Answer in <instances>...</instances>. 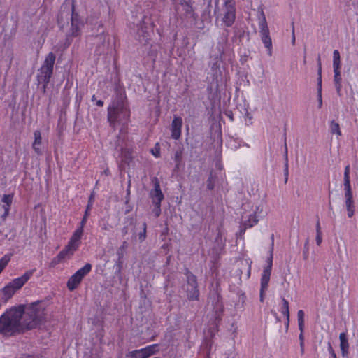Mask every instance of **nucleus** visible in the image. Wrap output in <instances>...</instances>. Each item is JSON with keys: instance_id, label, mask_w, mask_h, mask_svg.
Segmentation results:
<instances>
[{"instance_id": "obj_1", "label": "nucleus", "mask_w": 358, "mask_h": 358, "mask_svg": "<svg viewBox=\"0 0 358 358\" xmlns=\"http://www.w3.org/2000/svg\"><path fill=\"white\" fill-rule=\"evenodd\" d=\"M44 311L39 302L9 309L0 317V334L12 336L36 328L44 320Z\"/></svg>"}, {"instance_id": "obj_2", "label": "nucleus", "mask_w": 358, "mask_h": 358, "mask_svg": "<svg viewBox=\"0 0 358 358\" xmlns=\"http://www.w3.org/2000/svg\"><path fill=\"white\" fill-rule=\"evenodd\" d=\"M130 117V111L124 98L120 95L117 96L108 108V120L113 128L116 123H126Z\"/></svg>"}, {"instance_id": "obj_3", "label": "nucleus", "mask_w": 358, "mask_h": 358, "mask_svg": "<svg viewBox=\"0 0 358 358\" xmlns=\"http://www.w3.org/2000/svg\"><path fill=\"white\" fill-rule=\"evenodd\" d=\"M55 59V55L50 52L45 57L43 64L38 71L37 80L39 83L43 84V92H45L47 85L52 76Z\"/></svg>"}, {"instance_id": "obj_4", "label": "nucleus", "mask_w": 358, "mask_h": 358, "mask_svg": "<svg viewBox=\"0 0 358 358\" xmlns=\"http://www.w3.org/2000/svg\"><path fill=\"white\" fill-rule=\"evenodd\" d=\"M83 228L84 227H82V225L80 224L79 228L77 229L73 232L68 244L57 255V258L58 259L59 261H61L66 258H70L73 255V253L78 250L80 244V239L83 236Z\"/></svg>"}, {"instance_id": "obj_5", "label": "nucleus", "mask_w": 358, "mask_h": 358, "mask_svg": "<svg viewBox=\"0 0 358 358\" xmlns=\"http://www.w3.org/2000/svg\"><path fill=\"white\" fill-rule=\"evenodd\" d=\"M226 43L227 41L222 40L213 45L210 50L209 66L213 71H217L220 67Z\"/></svg>"}, {"instance_id": "obj_6", "label": "nucleus", "mask_w": 358, "mask_h": 358, "mask_svg": "<svg viewBox=\"0 0 358 358\" xmlns=\"http://www.w3.org/2000/svg\"><path fill=\"white\" fill-rule=\"evenodd\" d=\"M92 270V265L90 263L86 264L83 267L78 270L68 280L67 287L70 291L74 290L82 281L83 278L87 275Z\"/></svg>"}, {"instance_id": "obj_7", "label": "nucleus", "mask_w": 358, "mask_h": 358, "mask_svg": "<svg viewBox=\"0 0 358 358\" xmlns=\"http://www.w3.org/2000/svg\"><path fill=\"white\" fill-rule=\"evenodd\" d=\"M157 346V344H154L142 349L131 351L126 355V358H148L158 351Z\"/></svg>"}, {"instance_id": "obj_8", "label": "nucleus", "mask_w": 358, "mask_h": 358, "mask_svg": "<svg viewBox=\"0 0 358 358\" xmlns=\"http://www.w3.org/2000/svg\"><path fill=\"white\" fill-rule=\"evenodd\" d=\"M224 8L222 21L224 26L230 27L235 20V8L233 2L231 0H225Z\"/></svg>"}, {"instance_id": "obj_9", "label": "nucleus", "mask_w": 358, "mask_h": 358, "mask_svg": "<svg viewBox=\"0 0 358 358\" xmlns=\"http://www.w3.org/2000/svg\"><path fill=\"white\" fill-rule=\"evenodd\" d=\"M187 297L190 300H196L199 298V292L197 289V282L196 277L192 274H188L187 277Z\"/></svg>"}, {"instance_id": "obj_10", "label": "nucleus", "mask_w": 358, "mask_h": 358, "mask_svg": "<svg viewBox=\"0 0 358 358\" xmlns=\"http://www.w3.org/2000/svg\"><path fill=\"white\" fill-rule=\"evenodd\" d=\"M150 27L148 26V23L145 22V18L143 19L141 24L138 25L137 31V39L140 43L146 44L150 39Z\"/></svg>"}, {"instance_id": "obj_11", "label": "nucleus", "mask_w": 358, "mask_h": 358, "mask_svg": "<svg viewBox=\"0 0 358 358\" xmlns=\"http://www.w3.org/2000/svg\"><path fill=\"white\" fill-rule=\"evenodd\" d=\"M345 194V206L348 213V217L351 218L355 215V206L353 200L352 192L351 188L344 189Z\"/></svg>"}, {"instance_id": "obj_12", "label": "nucleus", "mask_w": 358, "mask_h": 358, "mask_svg": "<svg viewBox=\"0 0 358 358\" xmlns=\"http://www.w3.org/2000/svg\"><path fill=\"white\" fill-rule=\"evenodd\" d=\"M152 182L154 185V188L150 192V196L152 199L153 203H161L164 196L161 190L159 182L157 178L154 177L152 179Z\"/></svg>"}, {"instance_id": "obj_13", "label": "nucleus", "mask_w": 358, "mask_h": 358, "mask_svg": "<svg viewBox=\"0 0 358 358\" xmlns=\"http://www.w3.org/2000/svg\"><path fill=\"white\" fill-rule=\"evenodd\" d=\"M273 244H272L271 250H270V256L267 259V266L264 267L263 273L262 274V278L263 281V284L265 286L266 282H269L270 276L271 273V268L273 264Z\"/></svg>"}, {"instance_id": "obj_14", "label": "nucleus", "mask_w": 358, "mask_h": 358, "mask_svg": "<svg viewBox=\"0 0 358 358\" xmlns=\"http://www.w3.org/2000/svg\"><path fill=\"white\" fill-rule=\"evenodd\" d=\"M74 7H72V15H71V35L72 36H78L80 34V29L83 26L82 22L78 18V15L74 13Z\"/></svg>"}, {"instance_id": "obj_15", "label": "nucleus", "mask_w": 358, "mask_h": 358, "mask_svg": "<svg viewBox=\"0 0 358 358\" xmlns=\"http://www.w3.org/2000/svg\"><path fill=\"white\" fill-rule=\"evenodd\" d=\"M33 273V271H28L21 277L14 279L10 284L17 291L29 280Z\"/></svg>"}, {"instance_id": "obj_16", "label": "nucleus", "mask_w": 358, "mask_h": 358, "mask_svg": "<svg viewBox=\"0 0 358 358\" xmlns=\"http://www.w3.org/2000/svg\"><path fill=\"white\" fill-rule=\"evenodd\" d=\"M182 120L180 117H175L171 124V136L174 139H178L181 135Z\"/></svg>"}, {"instance_id": "obj_17", "label": "nucleus", "mask_w": 358, "mask_h": 358, "mask_svg": "<svg viewBox=\"0 0 358 358\" xmlns=\"http://www.w3.org/2000/svg\"><path fill=\"white\" fill-rule=\"evenodd\" d=\"M34 141L32 144V148L34 150L35 152L40 155L42 154V138L41 132L38 130H36L34 132Z\"/></svg>"}, {"instance_id": "obj_18", "label": "nucleus", "mask_w": 358, "mask_h": 358, "mask_svg": "<svg viewBox=\"0 0 358 358\" xmlns=\"http://www.w3.org/2000/svg\"><path fill=\"white\" fill-rule=\"evenodd\" d=\"M340 348L343 357H346L349 352V343L345 333H341L339 335Z\"/></svg>"}, {"instance_id": "obj_19", "label": "nucleus", "mask_w": 358, "mask_h": 358, "mask_svg": "<svg viewBox=\"0 0 358 358\" xmlns=\"http://www.w3.org/2000/svg\"><path fill=\"white\" fill-rule=\"evenodd\" d=\"M94 192H92L90 196V199H89V201H88V204L87 206V208H86V210L85 212V214H84V216L80 222V224L82 225V227H85L86 222H87V218L90 215V210H91L92 207V205H93V202H94Z\"/></svg>"}, {"instance_id": "obj_20", "label": "nucleus", "mask_w": 358, "mask_h": 358, "mask_svg": "<svg viewBox=\"0 0 358 358\" xmlns=\"http://www.w3.org/2000/svg\"><path fill=\"white\" fill-rule=\"evenodd\" d=\"M261 38L264 46L268 49V55H272V41L269 36V31L265 33H261Z\"/></svg>"}, {"instance_id": "obj_21", "label": "nucleus", "mask_w": 358, "mask_h": 358, "mask_svg": "<svg viewBox=\"0 0 358 358\" xmlns=\"http://www.w3.org/2000/svg\"><path fill=\"white\" fill-rule=\"evenodd\" d=\"M128 243L124 241L122 245L117 249L116 255L117 256V263L122 264V259L124 256L127 249L128 248Z\"/></svg>"}, {"instance_id": "obj_22", "label": "nucleus", "mask_w": 358, "mask_h": 358, "mask_svg": "<svg viewBox=\"0 0 358 358\" xmlns=\"http://www.w3.org/2000/svg\"><path fill=\"white\" fill-rule=\"evenodd\" d=\"M259 27L260 28V34L269 31L266 17L262 10L259 13Z\"/></svg>"}, {"instance_id": "obj_23", "label": "nucleus", "mask_w": 358, "mask_h": 358, "mask_svg": "<svg viewBox=\"0 0 358 358\" xmlns=\"http://www.w3.org/2000/svg\"><path fill=\"white\" fill-rule=\"evenodd\" d=\"M259 211L261 212L262 209H259V207H257L256 210L255 211L254 214H251L249 216V218L248 219V220L245 221L244 224L247 227H252L257 223V222L259 221V219L257 216V213Z\"/></svg>"}, {"instance_id": "obj_24", "label": "nucleus", "mask_w": 358, "mask_h": 358, "mask_svg": "<svg viewBox=\"0 0 358 358\" xmlns=\"http://www.w3.org/2000/svg\"><path fill=\"white\" fill-rule=\"evenodd\" d=\"M317 65H318L317 92H322V64H321L320 56H318V58H317Z\"/></svg>"}, {"instance_id": "obj_25", "label": "nucleus", "mask_w": 358, "mask_h": 358, "mask_svg": "<svg viewBox=\"0 0 358 358\" xmlns=\"http://www.w3.org/2000/svg\"><path fill=\"white\" fill-rule=\"evenodd\" d=\"M343 185H344V189L351 188L350 180V165H347L345 167Z\"/></svg>"}, {"instance_id": "obj_26", "label": "nucleus", "mask_w": 358, "mask_h": 358, "mask_svg": "<svg viewBox=\"0 0 358 358\" xmlns=\"http://www.w3.org/2000/svg\"><path fill=\"white\" fill-rule=\"evenodd\" d=\"M333 69H341V56L337 50L333 52Z\"/></svg>"}, {"instance_id": "obj_27", "label": "nucleus", "mask_w": 358, "mask_h": 358, "mask_svg": "<svg viewBox=\"0 0 358 358\" xmlns=\"http://www.w3.org/2000/svg\"><path fill=\"white\" fill-rule=\"evenodd\" d=\"M285 163L284 172H285V182L286 183L287 182V180H288V174H289L287 147L286 141H285Z\"/></svg>"}, {"instance_id": "obj_28", "label": "nucleus", "mask_w": 358, "mask_h": 358, "mask_svg": "<svg viewBox=\"0 0 358 358\" xmlns=\"http://www.w3.org/2000/svg\"><path fill=\"white\" fill-rule=\"evenodd\" d=\"M330 131L331 134H335L338 136H341L339 124L336 122L334 120H332L330 123Z\"/></svg>"}, {"instance_id": "obj_29", "label": "nucleus", "mask_w": 358, "mask_h": 358, "mask_svg": "<svg viewBox=\"0 0 358 358\" xmlns=\"http://www.w3.org/2000/svg\"><path fill=\"white\" fill-rule=\"evenodd\" d=\"M304 312L300 310L297 313L298 324L300 331L303 332L304 329Z\"/></svg>"}, {"instance_id": "obj_30", "label": "nucleus", "mask_w": 358, "mask_h": 358, "mask_svg": "<svg viewBox=\"0 0 358 358\" xmlns=\"http://www.w3.org/2000/svg\"><path fill=\"white\" fill-rule=\"evenodd\" d=\"M2 292L6 299H10L14 294L16 290L9 283L3 289Z\"/></svg>"}, {"instance_id": "obj_31", "label": "nucleus", "mask_w": 358, "mask_h": 358, "mask_svg": "<svg viewBox=\"0 0 358 358\" xmlns=\"http://www.w3.org/2000/svg\"><path fill=\"white\" fill-rule=\"evenodd\" d=\"M282 313L286 317L287 320H288L289 318V302L284 298L282 299Z\"/></svg>"}, {"instance_id": "obj_32", "label": "nucleus", "mask_w": 358, "mask_h": 358, "mask_svg": "<svg viewBox=\"0 0 358 358\" xmlns=\"http://www.w3.org/2000/svg\"><path fill=\"white\" fill-rule=\"evenodd\" d=\"M100 40L101 41V44L98 45V47L96 49V52L97 55H101L106 50V43H105V39L103 38V36H100Z\"/></svg>"}, {"instance_id": "obj_33", "label": "nucleus", "mask_w": 358, "mask_h": 358, "mask_svg": "<svg viewBox=\"0 0 358 358\" xmlns=\"http://www.w3.org/2000/svg\"><path fill=\"white\" fill-rule=\"evenodd\" d=\"M215 177L213 176L212 173H210V176L208 177V178L206 181L207 188L209 190L213 189V188L215 187Z\"/></svg>"}, {"instance_id": "obj_34", "label": "nucleus", "mask_w": 358, "mask_h": 358, "mask_svg": "<svg viewBox=\"0 0 358 358\" xmlns=\"http://www.w3.org/2000/svg\"><path fill=\"white\" fill-rule=\"evenodd\" d=\"M268 282H266V284L264 286V284H263L262 279H261V289H260V301H264V292H266V290L268 288Z\"/></svg>"}, {"instance_id": "obj_35", "label": "nucleus", "mask_w": 358, "mask_h": 358, "mask_svg": "<svg viewBox=\"0 0 358 358\" xmlns=\"http://www.w3.org/2000/svg\"><path fill=\"white\" fill-rule=\"evenodd\" d=\"M1 201L4 204L11 205L12 201H13V195L4 194L1 199Z\"/></svg>"}, {"instance_id": "obj_36", "label": "nucleus", "mask_w": 358, "mask_h": 358, "mask_svg": "<svg viewBox=\"0 0 358 358\" xmlns=\"http://www.w3.org/2000/svg\"><path fill=\"white\" fill-rule=\"evenodd\" d=\"M182 5L184 6L185 10L187 13H192V8L189 4V1L184 0V2L182 3Z\"/></svg>"}, {"instance_id": "obj_37", "label": "nucleus", "mask_w": 358, "mask_h": 358, "mask_svg": "<svg viewBox=\"0 0 358 358\" xmlns=\"http://www.w3.org/2000/svg\"><path fill=\"white\" fill-rule=\"evenodd\" d=\"M155 206V208L153 209V213H155V216L157 217L161 214V203H153Z\"/></svg>"}, {"instance_id": "obj_38", "label": "nucleus", "mask_w": 358, "mask_h": 358, "mask_svg": "<svg viewBox=\"0 0 358 358\" xmlns=\"http://www.w3.org/2000/svg\"><path fill=\"white\" fill-rule=\"evenodd\" d=\"M308 250H309L308 241H306V242L305 243V246H304V250L303 252V259L305 260H307L308 259Z\"/></svg>"}, {"instance_id": "obj_39", "label": "nucleus", "mask_w": 358, "mask_h": 358, "mask_svg": "<svg viewBox=\"0 0 358 358\" xmlns=\"http://www.w3.org/2000/svg\"><path fill=\"white\" fill-rule=\"evenodd\" d=\"M10 205H8V204H3V208L4 210V213L3 214L2 217H3V220H5L6 217L8 215L9 210H10Z\"/></svg>"}, {"instance_id": "obj_40", "label": "nucleus", "mask_w": 358, "mask_h": 358, "mask_svg": "<svg viewBox=\"0 0 358 358\" xmlns=\"http://www.w3.org/2000/svg\"><path fill=\"white\" fill-rule=\"evenodd\" d=\"M145 234H146V224L144 223L143 224V231L142 233L139 234V240L141 241H143L145 240V236H146Z\"/></svg>"}, {"instance_id": "obj_41", "label": "nucleus", "mask_w": 358, "mask_h": 358, "mask_svg": "<svg viewBox=\"0 0 358 358\" xmlns=\"http://www.w3.org/2000/svg\"><path fill=\"white\" fill-rule=\"evenodd\" d=\"M334 85H335V88H336L337 94L339 96H342V93H341L342 83L334 84Z\"/></svg>"}, {"instance_id": "obj_42", "label": "nucleus", "mask_w": 358, "mask_h": 358, "mask_svg": "<svg viewBox=\"0 0 358 358\" xmlns=\"http://www.w3.org/2000/svg\"><path fill=\"white\" fill-rule=\"evenodd\" d=\"M317 101H318V108H321L322 106V92H317Z\"/></svg>"}, {"instance_id": "obj_43", "label": "nucleus", "mask_w": 358, "mask_h": 358, "mask_svg": "<svg viewBox=\"0 0 358 358\" xmlns=\"http://www.w3.org/2000/svg\"><path fill=\"white\" fill-rule=\"evenodd\" d=\"M316 243L317 245H320L322 241V233L320 234H316Z\"/></svg>"}, {"instance_id": "obj_44", "label": "nucleus", "mask_w": 358, "mask_h": 358, "mask_svg": "<svg viewBox=\"0 0 358 358\" xmlns=\"http://www.w3.org/2000/svg\"><path fill=\"white\" fill-rule=\"evenodd\" d=\"M328 350L331 353V355H332L333 357H336V355L334 350L331 346V344L329 342L328 343Z\"/></svg>"}, {"instance_id": "obj_45", "label": "nucleus", "mask_w": 358, "mask_h": 358, "mask_svg": "<svg viewBox=\"0 0 358 358\" xmlns=\"http://www.w3.org/2000/svg\"><path fill=\"white\" fill-rule=\"evenodd\" d=\"M292 43L293 45L295 44V33H294V23L292 24Z\"/></svg>"}, {"instance_id": "obj_46", "label": "nucleus", "mask_w": 358, "mask_h": 358, "mask_svg": "<svg viewBox=\"0 0 358 358\" xmlns=\"http://www.w3.org/2000/svg\"><path fill=\"white\" fill-rule=\"evenodd\" d=\"M334 84H338L342 83L341 76H334Z\"/></svg>"}, {"instance_id": "obj_47", "label": "nucleus", "mask_w": 358, "mask_h": 358, "mask_svg": "<svg viewBox=\"0 0 358 358\" xmlns=\"http://www.w3.org/2000/svg\"><path fill=\"white\" fill-rule=\"evenodd\" d=\"M62 20H63V14L62 13L59 17H58V24H59L60 27L62 29L63 28V22H62Z\"/></svg>"}, {"instance_id": "obj_48", "label": "nucleus", "mask_w": 358, "mask_h": 358, "mask_svg": "<svg viewBox=\"0 0 358 358\" xmlns=\"http://www.w3.org/2000/svg\"><path fill=\"white\" fill-rule=\"evenodd\" d=\"M315 228H316V234H320V233H322V231H321V227H320V224L319 220H318V221L317 222V223H316Z\"/></svg>"}, {"instance_id": "obj_49", "label": "nucleus", "mask_w": 358, "mask_h": 358, "mask_svg": "<svg viewBox=\"0 0 358 358\" xmlns=\"http://www.w3.org/2000/svg\"><path fill=\"white\" fill-rule=\"evenodd\" d=\"M334 76H341V69H334Z\"/></svg>"}, {"instance_id": "obj_50", "label": "nucleus", "mask_w": 358, "mask_h": 358, "mask_svg": "<svg viewBox=\"0 0 358 358\" xmlns=\"http://www.w3.org/2000/svg\"><path fill=\"white\" fill-rule=\"evenodd\" d=\"M300 348H301V353L303 355L304 353V342H300Z\"/></svg>"}, {"instance_id": "obj_51", "label": "nucleus", "mask_w": 358, "mask_h": 358, "mask_svg": "<svg viewBox=\"0 0 358 358\" xmlns=\"http://www.w3.org/2000/svg\"><path fill=\"white\" fill-rule=\"evenodd\" d=\"M122 235H126L128 233V228L127 227H124L122 229Z\"/></svg>"}, {"instance_id": "obj_52", "label": "nucleus", "mask_w": 358, "mask_h": 358, "mask_svg": "<svg viewBox=\"0 0 358 358\" xmlns=\"http://www.w3.org/2000/svg\"><path fill=\"white\" fill-rule=\"evenodd\" d=\"M97 106L101 107L103 106V102L101 100H99L96 103Z\"/></svg>"}, {"instance_id": "obj_53", "label": "nucleus", "mask_w": 358, "mask_h": 358, "mask_svg": "<svg viewBox=\"0 0 358 358\" xmlns=\"http://www.w3.org/2000/svg\"><path fill=\"white\" fill-rule=\"evenodd\" d=\"M299 340H300V342H303V332H301V331L299 334Z\"/></svg>"}, {"instance_id": "obj_54", "label": "nucleus", "mask_w": 358, "mask_h": 358, "mask_svg": "<svg viewBox=\"0 0 358 358\" xmlns=\"http://www.w3.org/2000/svg\"><path fill=\"white\" fill-rule=\"evenodd\" d=\"M289 318L288 320H287V322L285 323V326H286V329H288V327H289Z\"/></svg>"}, {"instance_id": "obj_55", "label": "nucleus", "mask_w": 358, "mask_h": 358, "mask_svg": "<svg viewBox=\"0 0 358 358\" xmlns=\"http://www.w3.org/2000/svg\"><path fill=\"white\" fill-rule=\"evenodd\" d=\"M179 157H180V155H179V154L177 152V153L176 154V160H179Z\"/></svg>"}, {"instance_id": "obj_56", "label": "nucleus", "mask_w": 358, "mask_h": 358, "mask_svg": "<svg viewBox=\"0 0 358 358\" xmlns=\"http://www.w3.org/2000/svg\"><path fill=\"white\" fill-rule=\"evenodd\" d=\"M152 153H153L156 157H159V151H157V153H155V152L152 151Z\"/></svg>"}, {"instance_id": "obj_57", "label": "nucleus", "mask_w": 358, "mask_h": 358, "mask_svg": "<svg viewBox=\"0 0 358 358\" xmlns=\"http://www.w3.org/2000/svg\"><path fill=\"white\" fill-rule=\"evenodd\" d=\"M103 229L104 230H108V227H107V225H105L103 227Z\"/></svg>"}, {"instance_id": "obj_58", "label": "nucleus", "mask_w": 358, "mask_h": 358, "mask_svg": "<svg viewBox=\"0 0 358 358\" xmlns=\"http://www.w3.org/2000/svg\"><path fill=\"white\" fill-rule=\"evenodd\" d=\"M92 101H95L96 100V96L95 95H93L92 97Z\"/></svg>"}, {"instance_id": "obj_59", "label": "nucleus", "mask_w": 358, "mask_h": 358, "mask_svg": "<svg viewBox=\"0 0 358 358\" xmlns=\"http://www.w3.org/2000/svg\"><path fill=\"white\" fill-rule=\"evenodd\" d=\"M129 187H130V184H129ZM129 192H130V190H129V187H128V189H127V193H128V194H129Z\"/></svg>"}, {"instance_id": "obj_60", "label": "nucleus", "mask_w": 358, "mask_h": 358, "mask_svg": "<svg viewBox=\"0 0 358 358\" xmlns=\"http://www.w3.org/2000/svg\"><path fill=\"white\" fill-rule=\"evenodd\" d=\"M108 170L104 171V173H105V174H108Z\"/></svg>"}, {"instance_id": "obj_61", "label": "nucleus", "mask_w": 358, "mask_h": 358, "mask_svg": "<svg viewBox=\"0 0 358 358\" xmlns=\"http://www.w3.org/2000/svg\"><path fill=\"white\" fill-rule=\"evenodd\" d=\"M334 358H337V357H334Z\"/></svg>"}]
</instances>
